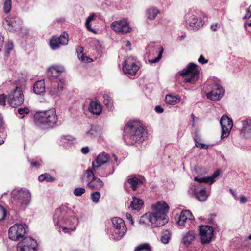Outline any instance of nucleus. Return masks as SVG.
<instances>
[{"label":"nucleus","mask_w":251,"mask_h":251,"mask_svg":"<svg viewBox=\"0 0 251 251\" xmlns=\"http://www.w3.org/2000/svg\"><path fill=\"white\" fill-rule=\"evenodd\" d=\"M53 220L59 232L69 234L76 230L78 224V219L67 205H62L55 210Z\"/></svg>","instance_id":"1"},{"label":"nucleus","mask_w":251,"mask_h":251,"mask_svg":"<svg viewBox=\"0 0 251 251\" xmlns=\"http://www.w3.org/2000/svg\"><path fill=\"white\" fill-rule=\"evenodd\" d=\"M152 212L142 215L140 223L151 225L156 227L165 225L168 221L167 214L169 209V205L164 201H158L152 205Z\"/></svg>","instance_id":"2"},{"label":"nucleus","mask_w":251,"mask_h":251,"mask_svg":"<svg viewBox=\"0 0 251 251\" xmlns=\"http://www.w3.org/2000/svg\"><path fill=\"white\" fill-rule=\"evenodd\" d=\"M119 164L117 156L104 151L99 154L92 162L93 170L98 171V174L101 177L112 175Z\"/></svg>","instance_id":"3"},{"label":"nucleus","mask_w":251,"mask_h":251,"mask_svg":"<svg viewBox=\"0 0 251 251\" xmlns=\"http://www.w3.org/2000/svg\"><path fill=\"white\" fill-rule=\"evenodd\" d=\"M123 138L127 145L139 144L147 138V132L138 121H129L126 125Z\"/></svg>","instance_id":"4"},{"label":"nucleus","mask_w":251,"mask_h":251,"mask_svg":"<svg viewBox=\"0 0 251 251\" xmlns=\"http://www.w3.org/2000/svg\"><path fill=\"white\" fill-rule=\"evenodd\" d=\"M31 200V194L27 189L17 188L11 192L10 204L14 210H25L29 205Z\"/></svg>","instance_id":"5"},{"label":"nucleus","mask_w":251,"mask_h":251,"mask_svg":"<svg viewBox=\"0 0 251 251\" xmlns=\"http://www.w3.org/2000/svg\"><path fill=\"white\" fill-rule=\"evenodd\" d=\"M36 124L43 129L52 128L57 126L58 116L54 108L39 111L34 116Z\"/></svg>","instance_id":"6"},{"label":"nucleus","mask_w":251,"mask_h":251,"mask_svg":"<svg viewBox=\"0 0 251 251\" xmlns=\"http://www.w3.org/2000/svg\"><path fill=\"white\" fill-rule=\"evenodd\" d=\"M186 26L189 29L198 30L204 25L202 16L194 10H190L185 16Z\"/></svg>","instance_id":"7"},{"label":"nucleus","mask_w":251,"mask_h":251,"mask_svg":"<svg viewBox=\"0 0 251 251\" xmlns=\"http://www.w3.org/2000/svg\"><path fill=\"white\" fill-rule=\"evenodd\" d=\"M200 71L198 66L194 63H189L187 67L180 71V75L182 76L183 82L194 84L198 79Z\"/></svg>","instance_id":"8"},{"label":"nucleus","mask_w":251,"mask_h":251,"mask_svg":"<svg viewBox=\"0 0 251 251\" xmlns=\"http://www.w3.org/2000/svg\"><path fill=\"white\" fill-rule=\"evenodd\" d=\"M113 229L109 235L110 239L118 241L126 234L127 228L124 220L119 217H114L112 219Z\"/></svg>","instance_id":"9"},{"label":"nucleus","mask_w":251,"mask_h":251,"mask_svg":"<svg viewBox=\"0 0 251 251\" xmlns=\"http://www.w3.org/2000/svg\"><path fill=\"white\" fill-rule=\"evenodd\" d=\"M28 226L25 223H17L11 226L8 230L9 238L12 241H18L26 238Z\"/></svg>","instance_id":"10"},{"label":"nucleus","mask_w":251,"mask_h":251,"mask_svg":"<svg viewBox=\"0 0 251 251\" xmlns=\"http://www.w3.org/2000/svg\"><path fill=\"white\" fill-rule=\"evenodd\" d=\"M24 99V95L21 88L16 87L9 94L7 102L11 107L16 108L23 103Z\"/></svg>","instance_id":"11"},{"label":"nucleus","mask_w":251,"mask_h":251,"mask_svg":"<svg viewBox=\"0 0 251 251\" xmlns=\"http://www.w3.org/2000/svg\"><path fill=\"white\" fill-rule=\"evenodd\" d=\"M195 173L198 175L194 177V180L199 183H207L210 184L216 181L215 178L219 176L220 172L219 170L215 171L211 176L206 177H202V176L206 174L207 172L201 167H197L195 169Z\"/></svg>","instance_id":"12"},{"label":"nucleus","mask_w":251,"mask_h":251,"mask_svg":"<svg viewBox=\"0 0 251 251\" xmlns=\"http://www.w3.org/2000/svg\"><path fill=\"white\" fill-rule=\"evenodd\" d=\"M4 27L10 32H17L22 29V21L17 16L7 17L3 22Z\"/></svg>","instance_id":"13"},{"label":"nucleus","mask_w":251,"mask_h":251,"mask_svg":"<svg viewBox=\"0 0 251 251\" xmlns=\"http://www.w3.org/2000/svg\"><path fill=\"white\" fill-rule=\"evenodd\" d=\"M220 124L222 129L221 138L223 139L229 135L233 127V121L227 115L224 114L221 118Z\"/></svg>","instance_id":"14"},{"label":"nucleus","mask_w":251,"mask_h":251,"mask_svg":"<svg viewBox=\"0 0 251 251\" xmlns=\"http://www.w3.org/2000/svg\"><path fill=\"white\" fill-rule=\"evenodd\" d=\"M37 248L36 241L29 237L25 238L18 244L17 247V251H36Z\"/></svg>","instance_id":"15"},{"label":"nucleus","mask_w":251,"mask_h":251,"mask_svg":"<svg viewBox=\"0 0 251 251\" xmlns=\"http://www.w3.org/2000/svg\"><path fill=\"white\" fill-rule=\"evenodd\" d=\"M111 28L115 32L123 34L130 32L131 28L129 26V23L126 19L114 21L111 24Z\"/></svg>","instance_id":"16"},{"label":"nucleus","mask_w":251,"mask_h":251,"mask_svg":"<svg viewBox=\"0 0 251 251\" xmlns=\"http://www.w3.org/2000/svg\"><path fill=\"white\" fill-rule=\"evenodd\" d=\"M139 69V63L133 58L128 57L124 61L123 71L125 73L135 75Z\"/></svg>","instance_id":"17"},{"label":"nucleus","mask_w":251,"mask_h":251,"mask_svg":"<svg viewBox=\"0 0 251 251\" xmlns=\"http://www.w3.org/2000/svg\"><path fill=\"white\" fill-rule=\"evenodd\" d=\"M199 235L202 244L209 243L214 235V229L208 226H201L199 228Z\"/></svg>","instance_id":"18"},{"label":"nucleus","mask_w":251,"mask_h":251,"mask_svg":"<svg viewBox=\"0 0 251 251\" xmlns=\"http://www.w3.org/2000/svg\"><path fill=\"white\" fill-rule=\"evenodd\" d=\"M240 136L242 139H251V119L246 118L241 120Z\"/></svg>","instance_id":"19"},{"label":"nucleus","mask_w":251,"mask_h":251,"mask_svg":"<svg viewBox=\"0 0 251 251\" xmlns=\"http://www.w3.org/2000/svg\"><path fill=\"white\" fill-rule=\"evenodd\" d=\"M189 191L191 192L196 198L200 201H204L207 199L208 194L206 193L205 188L200 189L199 185L191 183L189 187Z\"/></svg>","instance_id":"20"},{"label":"nucleus","mask_w":251,"mask_h":251,"mask_svg":"<svg viewBox=\"0 0 251 251\" xmlns=\"http://www.w3.org/2000/svg\"><path fill=\"white\" fill-rule=\"evenodd\" d=\"M194 217L190 211L186 210L182 211L177 222L179 226L188 227L193 222Z\"/></svg>","instance_id":"21"},{"label":"nucleus","mask_w":251,"mask_h":251,"mask_svg":"<svg viewBox=\"0 0 251 251\" xmlns=\"http://www.w3.org/2000/svg\"><path fill=\"white\" fill-rule=\"evenodd\" d=\"M224 89L218 83H216L213 86L212 89L210 92L207 93V98L213 101H218L223 96Z\"/></svg>","instance_id":"22"},{"label":"nucleus","mask_w":251,"mask_h":251,"mask_svg":"<svg viewBox=\"0 0 251 251\" xmlns=\"http://www.w3.org/2000/svg\"><path fill=\"white\" fill-rule=\"evenodd\" d=\"M100 127L95 125H90L87 130L84 133V138L87 139H92L100 135Z\"/></svg>","instance_id":"23"},{"label":"nucleus","mask_w":251,"mask_h":251,"mask_svg":"<svg viewBox=\"0 0 251 251\" xmlns=\"http://www.w3.org/2000/svg\"><path fill=\"white\" fill-rule=\"evenodd\" d=\"M59 82L57 81L55 82L49 88V93L53 97L56 98L59 95L60 92L63 89V84L64 83L63 79H59Z\"/></svg>","instance_id":"24"},{"label":"nucleus","mask_w":251,"mask_h":251,"mask_svg":"<svg viewBox=\"0 0 251 251\" xmlns=\"http://www.w3.org/2000/svg\"><path fill=\"white\" fill-rule=\"evenodd\" d=\"M64 71L65 69L63 66L55 65L48 69L47 74L49 76L56 78Z\"/></svg>","instance_id":"25"},{"label":"nucleus","mask_w":251,"mask_h":251,"mask_svg":"<svg viewBox=\"0 0 251 251\" xmlns=\"http://www.w3.org/2000/svg\"><path fill=\"white\" fill-rule=\"evenodd\" d=\"M87 186L92 189L100 190L104 185V183L100 178L93 177V179L87 183Z\"/></svg>","instance_id":"26"},{"label":"nucleus","mask_w":251,"mask_h":251,"mask_svg":"<svg viewBox=\"0 0 251 251\" xmlns=\"http://www.w3.org/2000/svg\"><path fill=\"white\" fill-rule=\"evenodd\" d=\"M196 236L195 233L193 231H189L184 234L182 236V243L185 246L191 244L195 240Z\"/></svg>","instance_id":"27"},{"label":"nucleus","mask_w":251,"mask_h":251,"mask_svg":"<svg viewBox=\"0 0 251 251\" xmlns=\"http://www.w3.org/2000/svg\"><path fill=\"white\" fill-rule=\"evenodd\" d=\"M88 110L93 114L99 115L101 112L102 108L100 103L91 101L89 104Z\"/></svg>","instance_id":"28"},{"label":"nucleus","mask_w":251,"mask_h":251,"mask_svg":"<svg viewBox=\"0 0 251 251\" xmlns=\"http://www.w3.org/2000/svg\"><path fill=\"white\" fill-rule=\"evenodd\" d=\"M97 15L95 13H91L86 19L85 25L87 29L93 33H96L95 30L92 27V22L96 20Z\"/></svg>","instance_id":"29"},{"label":"nucleus","mask_w":251,"mask_h":251,"mask_svg":"<svg viewBox=\"0 0 251 251\" xmlns=\"http://www.w3.org/2000/svg\"><path fill=\"white\" fill-rule=\"evenodd\" d=\"M160 12L159 9L155 7H151L147 9L146 15L147 19L152 20L155 19L157 15Z\"/></svg>","instance_id":"30"},{"label":"nucleus","mask_w":251,"mask_h":251,"mask_svg":"<svg viewBox=\"0 0 251 251\" xmlns=\"http://www.w3.org/2000/svg\"><path fill=\"white\" fill-rule=\"evenodd\" d=\"M34 92L39 95L45 91V85L44 80H41L36 82L33 85Z\"/></svg>","instance_id":"31"},{"label":"nucleus","mask_w":251,"mask_h":251,"mask_svg":"<svg viewBox=\"0 0 251 251\" xmlns=\"http://www.w3.org/2000/svg\"><path fill=\"white\" fill-rule=\"evenodd\" d=\"M127 182L130 185V187L132 190H135L139 186L142 185L143 181L139 177H133L129 178L127 180Z\"/></svg>","instance_id":"32"},{"label":"nucleus","mask_w":251,"mask_h":251,"mask_svg":"<svg viewBox=\"0 0 251 251\" xmlns=\"http://www.w3.org/2000/svg\"><path fill=\"white\" fill-rule=\"evenodd\" d=\"M155 53L157 54V57L154 59H149V61L150 63H155L158 62L162 58V55L164 51V49L162 46H158L155 48L152 49Z\"/></svg>","instance_id":"33"},{"label":"nucleus","mask_w":251,"mask_h":251,"mask_svg":"<svg viewBox=\"0 0 251 251\" xmlns=\"http://www.w3.org/2000/svg\"><path fill=\"white\" fill-rule=\"evenodd\" d=\"M180 98L178 95H167L165 98L166 102L170 105H175L180 102Z\"/></svg>","instance_id":"34"},{"label":"nucleus","mask_w":251,"mask_h":251,"mask_svg":"<svg viewBox=\"0 0 251 251\" xmlns=\"http://www.w3.org/2000/svg\"><path fill=\"white\" fill-rule=\"evenodd\" d=\"M143 205V202L141 199L134 197L130 206L133 210H139Z\"/></svg>","instance_id":"35"},{"label":"nucleus","mask_w":251,"mask_h":251,"mask_svg":"<svg viewBox=\"0 0 251 251\" xmlns=\"http://www.w3.org/2000/svg\"><path fill=\"white\" fill-rule=\"evenodd\" d=\"M103 103L106 107L109 110H112L113 108V101L112 100L108 94H105L103 96Z\"/></svg>","instance_id":"36"},{"label":"nucleus","mask_w":251,"mask_h":251,"mask_svg":"<svg viewBox=\"0 0 251 251\" xmlns=\"http://www.w3.org/2000/svg\"><path fill=\"white\" fill-rule=\"evenodd\" d=\"M83 49L81 47L77 50L78 58L83 62H91L93 60L89 57L85 56L83 53Z\"/></svg>","instance_id":"37"},{"label":"nucleus","mask_w":251,"mask_h":251,"mask_svg":"<svg viewBox=\"0 0 251 251\" xmlns=\"http://www.w3.org/2000/svg\"><path fill=\"white\" fill-rule=\"evenodd\" d=\"M38 180L40 181L53 182L55 181V179L49 174L45 173L40 175L38 177Z\"/></svg>","instance_id":"38"},{"label":"nucleus","mask_w":251,"mask_h":251,"mask_svg":"<svg viewBox=\"0 0 251 251\" xmlns=\"http://www.w3.org/2000/svg\"><path fill=\"white\" fill-rule=\"evenodd\" d=\"M151 251V247L149 243H145L137 246L134 249V251Z\"/></svg>","instance_id":"39"},{"label":"nucleus","mask_w":251,"mask_h":251,"mask_svg":"<svg viewBox=\"0 0 251 251\" xmlns=\"http://www.w3.org/2000/svg\"><path fill=\"white\" fill-rule=\"evenodd\" d=\"M170 233L169 231L166 230L162 233L160 237L161 242L164 244H168L170 240Z\"/></svg>","instance_id":"40"},{"label":"nucleus","mask_w":251,"mask_h":251,"mask_svg":"<svg viewBox=\"0 0 251 251\" xmlns=\"http://www.w3.org/2000/svg\"><path fill=\"white\" fill-rule=\"evenodd\" d=\"M95 173L98 174V171H95L92 168V169H88L86 170L85 174L86 176L87 182L93 179V177H96Z\"/></svg>","instance_id":"41"},{"label":"nucleus","mask_w":251,"mask_h":251,"mask_svg":"<svg viewBox=\"0 0 251 251\" xmlns=\"http://www.w3.org/2000/svg\"><path fill=\"white\" fill-rule=\"evenodd\" d=\"M50 45L53 50H55L59 47L60 45V42L57 37H53V38L50 40Z\"/></svg>","instance_id":"42"},{"label":"nucleus","mask_w":251,"mask_h":251,"mask_svg":"<svg viewBox=\"0 0 251 251\" xmlns=\"http://www.w3.org/2000/svg\"><path fill=\"white\" fill-rule=\"evenodd\" d=\"M58 39L60 42L61 45H66L68 43V34L66 32H63Z\"/></svg>","instance_id":"43"},{"label":"nucleus","mask_w":251,"mask_h":251,"mask_svg":"<svg viewBox=\"0 0 251 251\" xmlns=\"http://www.w3.org/2000/svg\"><path fill=\"white\" fill-rule=\"evenodd\" d=\"M100 197V194L98 191L93 192L91 194V199L92 201L95 203L99 202Z\"/></svg>","instance_id":"44"},{"label":"nucleus","mask_w":251,"mask_h":251,"mask_svg":"<svg viewBox=\"0 0 251 251\" xmlns=\"http://www.w3.org/2000/svg\"><path fill=\"white\" fill-rule=\"evenodd\" d=\"M7 215V211L3 206L0 205V222L5 219Z\"/></svg>","instance_id":"45"},{"label":"nucleus","mask_w":251,"mask_h":251,"mask_svg":"<svg viewBox=\"0 0 251 251\" xmlns=\"http://www.w3.org/2000/svg\"><path fill=\"white\" fill-rule=\"evenodd\" d=\"M75 139V138L71 135H63L61 137V142L64 145L67 141H73Z\"/></svg>","instance_id":"46"},{"label":"nucleus","mask_w":251,"mask_h":251,"mask_svg":"<svg viewBox=\"0 0 251 251\" xmlns=\"http://www.w3.org/2000/svg\"><path fill=\"white\" fill-rule=\"evenodd\" d=\"M11 9V0H5L4 3V11L6 13H9Z\"/></svg>","instance_id":"47"},{"label":"nucleus","mask_w":251,"mask_h":251,"mask_svg":"<svg viewBox=\"0 0 251 251\" xmlns=\"http://www.w3.org/2000/svg\"><path fill=\"white\" fill-rule=\"evenodd\" d=\"M86 190L82 187H77L74 189V194L76 196H81L85 193Z\"/></svg>","instance_id":"48"},{"label":"nucleus","mask_w":251,"mask_h":251,"mask_svg":"<svg viewBox=\"0 0 251 251\" xmlns=\"http://www.w3.org/2000/svg\"><path fill=\"white\" fill-rule=\"evenodd\" d=\"M13 44L12 41H9L6 46L5 55H8L13 49Z\"/></svg>","instance_id":"49"},{"label":"nucleus","mask_w":251,"mask_h":251,"mask_svg":"<svg viewBox=\"0 0 251 251\" xmlns=\"http://www.w3.org/2000/svg\"><path fill=\"white\" fill-rule=\"evenodd\" d=\"M18 113L20 115H23L24 116L25 114H28L30 110L27 107H24V108H20L18 109ZM24 116H22V118H23Z\"/></svg>","instance_id":"50"},{"label":"nucleus","mask_w":251,"mask_h":251,"mask_svg":"<svg viewBox=\"0 0 251 251\" xmlns=\"http://www.w3.org/2000/svg\"><path fill=\"white\" fill-rule=\"evenodd\" d=\"M8 98L4 94H0V105L4 106Z\"/></svg>","instance_id":"51"},{"label":"nucleus","mask_w":251,"mask_h":251,"mask_svg":"<svg viewBox=\"0 0 251 251\" xmlns=\"http://www.w3.org/2000/svg\"><path fill=\"white\" fill-rule=\"evenodd\" d=\"M195 141V145L197 147L201 148V149H207L208 148V146L201 143L200 142L197 141L196 139Z\"/></svg>","instance_id":"52"},{"label":"nucleus","mask_w":251,"mask_h":251,"mask_svg":"<svg viewBox=\"0 0 251 251\" xmlns=\"http://www.w3.org/2000/svg\"><path fill=\"white\" fill-rule=\"evenodd\" d=\"M251 17V4L246 9V13L243 18L248 19Z\"/></svg>","instance_id":"53"},{"label":"nucleus","mask_w":251,"mask_h":251,"mask_svg":"<svg viewBox=\"0 0 251 251\" xmlns=\"http://www.w3.org/2000/svg\"><path fill=\"white\" fill-rule=\"evenodd\" d=\"M219 27L220 25L218 23H214L211 25V29L213 31H216Z\"/></svg>","instance_id":"54"},{"label":"nucleus","mask_w":251,"mask_h":251,"mask_svg":"<svg viewBox=\"0 0 251 251\" xmlns=\"http://www.w3.org/2000/svg\"><path fill=\"white\" fill-rule=\"evenodd\" d=\"M126 217L127 219L128 220V221L130 223V224L133 225L134 224V221L132 215L130 214L127 213L126 214Z\"/></svg>","instance_id":"55"},{"label":"nucleus","mask_w":251,"mask_h":251,"mask_svg":"<svg viewBox=\"0 0 251 251\" xmlns=\"http://www.w3.org/2000/svg\"><path fill=\"white\" fill-rule=\"evenodd\" d=\"M155 111L158 113H161L163 112V108L160 105H157L155 107Z\"/></svg>","instance_id":"56"},{"label":"nucleus","mask_w":251,"mask_h":251,"mask_svg":"<svg viewBox=\"0 0 251 251\" xmlns=\"http://www.w3.org/2000/svg\"><path fill=\"white\" fill-rule=\"evenodd\" d=\"M30 164L32 167L38 168L41 164L39 161H31Z\"/></svg>","instance_id":"57"},{"label":"nucleus","mask_w":251,"mask_h":251,"mask_svg":"<svg viewBox=\"0 0 251 251\" xmlns=\"http://www.w3.org/2000/svg\"><path fill=\"white\" fill-rule=\"evenodd\" d=\"M82 153L86 154L89 152V148L88 146L82 147L81 149Z\"/></svg>","instance_id":"58"},{"label":"nucleus","mask_w":251,"mask_h":251,"mask_svg":"<svg viewBox=\"0 0 251 251\" xmlns=\"http://www.w3.org/2000/svg\"><path fill=\"white\" fill-rule=\"evenodd\" d=\"M247 202V198L242 195L240 197V203L241 204L246 203Z\"/></svg>","instance_id":"59"},{"label":"nucleus","mask_w":251,"mask_h":251,"mask_svg":"<svg viewBox=\"0 0 251 251\" xmlns=\"http://www.w3.org/2000/svg\"><path fill=\"white\" fill-rule=\"evenodd\" d=\"M198 61L202 64H205L207 63L208 60L205 59L202 55H201L198 59Z\"/></svg>","instance_id":"60"},{"label":"nucleus","mask_w":251,"mask_h":251,"mask_svg":"<svg viewBox=\"0 0 251 251\" xmlns=\"http://www.w3.org/2000/svg\"><path fill=\"white\" fill-rule=\"evenodd\" d=\"M3 45V37L0 36V51L1 50V48Z\"/></svg>","instance_id":"61"},{"label":"nucleus","mask_w":251,"mask_h":251,"mask_svg":"<svg viewBox=\"0 0 251 251\" xmlns=\"http://www.w3.org/2000/svg\"><path fill=\"white\" fill-rule=\"evenodd\" d=\"M230 191L231 193L232 194V195H233V196L234 197V198L235 199H236L237 198V194L235 193V192L232 189H230Z\"/></svg>","instance_id":"62"},{"label":"nucleus","mask_w":251,"mask_h":251,"mask_svg":"<svg viewBox=\"0 0 251 251\" xmlns=\"http://www.w3.org/2000/svg\"><path fill=\"white\" fill-rule=\"evenodd\" d=\"M65 18L64 17H61L56 19V21L58 23H63L65 21Z\"/></svg>","instance_id":"63"},{"label":"nucleus","mask_w":251,"mask_h":251,"mask_svg":"<svg viewBox=\"0 0 251 251\" xmlns=\"http://www.w3.org/2000/svg\"><path fill=\"white\" fill-rule=\"evenodd\" d=\"M126 46L127 47H130L131 46L130 42L129 41H127V42H126Z\"/></svg>","instance_id":"64"}]
</instances>
